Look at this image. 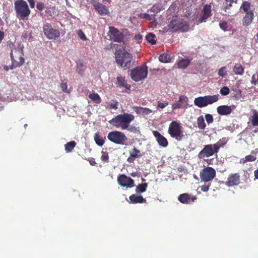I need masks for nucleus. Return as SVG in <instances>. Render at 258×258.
Here are the masks:
<instances>
[{"label": "nucleus", "instance_id": "obj_56", "mask_svg": "<svg viewBox=\"0 0 258 258\" xmlns=\"http://www.w3.org/2000/svg\"><path fill=\"white\" fill-rule=\"evenodd\" d=\"M135 39L137 40L139 43H140L141 40L143 39V36L141 34H138L135 35Z\"/></svg>", "mask_w": 258, "mask_h": 258}, {"label": "nucleus", "instance_id": "obj_16", "mask_svg": "<svg viewBox=\"0 0 258 258\" xmlns=\"http://www.w3.org/2000/svg\"><path fill=\"white\" fill-rule=\"evenodd\" d=\"M211 5L207 4L204 6L202 11V16L197 21L198 23L205 22L208 18L211 16Z\"/></svg>", "mask_w": 258, "mask_h": 258}, {"label": "nucleus", "instance_id": "obj_9", "mask_svg": "<svg viewBox=\"0 0 258 258\" xmlns=\"http://www.w3.org/2000/svg\"><path fill=\"white\" fill-rule=\"evenodd\" d=\"M109 39L116 42L124 44L125 36L122 33L114 27L110 26L108 32Z\"/></svg>", "mask_w": 258, "mask_h": 258}, {"label": "nucleus", "instance_id": "obj_55", "mask_svg": "<svg viewBox=\"0 0 258 258\" xmlns=\"http://www.w3.org/2000/svg\"><path fill=\"white\" fill-rule=\"evenodd\" d=\"M90 3L92 5L94 8H95L100 3L98 0H91Z\"/></svg>", "mask_w": 258, "mask_h": 258}, {"label": "nucleus", "instance_id": "obj_64", "mask_svg": "<svg viewBox=\"0 0 258 258\" xmlns=\"http://www.w3.org/2000/svg\"><path fill=\"white\" fill-rule=\"evenodd\" d=\"M77 66H78V67H80L83 68L84 67L83 62L81 61V62L77 63Z\"/></svg>", "mask_w": 258, "mask_h": 258}, {"label": "nucleus", "instance_id": "obj_59", "mask_svg": "<svg viewBox=\"0 0 258 258\" xmlns=\"http://www.w3.org/2000/svg\"><path fill=\"white\" fill-rule=\"evenodd\" d=\"M128 131L130 132H136L137 131V128L135 126H130L128 127V128H127Z\"/></svg>", "mask_w": 258, "mask_h": 258}, {"label": "nucleus", "instance_id": "obj_52", "mask_svg": "<svg viewBox=\"0 0 258 258\" xmlns=\"http://www.w3.org/2000/svg\"><path fill=\"white\" fill-rule=\"evenodd\" d=\"M60 88L61 89V90L63 92H68L67 89H68V85L67 83H62L60 84Z\"/></svg>", "mask_w": 258, "mask_h": 258}, {"label": "nucleus", "instance_id": "obj_20", "mask_svg": "<svg viewBox=\"0 0 258 258\" xmlns=\"http://www.w3.org/2000/svg\"><path fill=\"white\" fill-rule=\"evenodd\" d=\"M153 133L159 146L162 147H166L168 146V142L167 140L158 131H154Z\"/></svg>", "mask_w": 258, "mask_h": 258}, {"label": "nucleus", "instance_id": "obj_21", "mask_svg": "<svg viewBox=\"0 0 258 258\" xmlns=\"http://www.w3.org/2000/svg\"><path fill=\"white\" fill-rule=\"evenodd\" d=\"M254 18V14L253 12H249L246 13L245 16L242 20V24L244 26H249L252 22Z\"/></svg>", "mask_w": 258, "mask_h": 258}, {"label": "nucleus", "instance_id": "obj_6", "mask_svg": "<svg viewBox=\"0 0 258 258\" xmlns=\"http://www.w3.org/2000/svg\"><path fill=\"white\" fill-rule=\"evenodd\" d=\"M181 128L182 126L179 123L172 121L169 125L168 133L171 138L175 139L177 141H181L184 137Z\"/></svg>", "mask_w": 258, "mask_h": 258}, {"label": "nucleus", "instance_id": "obj_61", "mask_svg": "<svg viewBox=\"0 0 258 258\" xmlns=\"http://www.w3.org/2000/svg\"><path fill=\"white\" fill-rule=\"evenodd\" d=\"M37 8L39 10H42L43 8V5L41 3H38L37 4Z\"/></svg>", "mask_w": 258, "mask_h": 258}, {"label": "nucleus", "instance_id": "obj_29", "mask_svg": "<svg viewBox=\"0 0 258 258\" xmlns=\"http://www.w3.org/2000/svg\"><path fill=\"white\" fill-rule=\"evenodd\" d=\"M228 141V139L226 138H222L220 139L216 143L214 144V146L216 147L217 151L219 152V149L221 147H224Z\"/></svg>", "mask_w": 258, "mask_h": 258}, {"label": "nucleus", "instance_id": "obj_42", "mask_svg": "<svg viewBox=\"0 0 258 258\" xmlns=\"http://www.w3.org/2000/svg\"><path fill=\"white\" fill-rule=\"evenodd\" d=\"M161 10V8L160 6L158 5H154L150 10H148V12H153V14L159 13Z\"/></svg>", "mask_w": 258, "mask_h": 258}, {"label": "nucleus", "instance_id": "obj_27", "mask_svg": "<svg viewBox=\"0 0 258 258\" xmlns=\"http://www.w3.org/2000/svg\"><path fill=\"white\" fill-rule=\"evenodd\" d=\"M233 71L235 75L242 76L244 74V68L239 63H236L233 68Z\"/></svg>", "mask_w": 258, "mask_h": 258}, {"label": "nucleus", "instance_id": "obj_2", "mask_svg": "<svg viewBox=\"0 0 258 258\" xmlns=\"http://www.w3.org/2000/svg\"><path fill=\"white\" fill-rule=\"evenodd\" d=\"M134 119L135 116L132 114L124 113L115 116L108 122L117 128L120 127L121 130H125L128 128L130 124Z\"/></svg>", "mask_w": 258, "mask_h": 258}, {"label": "nucleus", "instance_id": "obj_14", "mask_svg": "<svg viewBox=\"0 0 258 258\" xmlns=\"http://www.w3.org/2000/svg\"><path fill=\"white\" fill-rule=\"evenodd\" d=\"M117 182L120 186L126 188H131L135 186L134 180L124 174H120L118 176Z\"/></svg>", "mask_w": 258, "mask_h": 258}, {"label": "nucleus", "instance_id": "obj_62", "mask_svg": "<svg viewBox=\"0 0 258 258\" xmlns=\"http://www.w3.org/2000/svg\"><path fill=\"white\" fill-rule=\"evenodd\" d=\"M254 175L255 178L258 179V168L256 170H254Z\"/></svg>", "mask_w": 258, "mask_h": 258}, {"label": "nucleus", "instance_id": "obj_35", "mask_svg": "<svg viewBox=\"0 0 258 258\" xmlns=\"http://www.w3.org/2000/svg\"><path fill=\"white\" fill-rule=\"evenodd\" d=\"M89 98L97 104H99L101 102V99L97 93L90 94Z\"/></svg>", "mask_w": 258, "mask_h": 258}, {"label": "nucleus", "instance_id": "obj_11", "mask_svg": "<svg viewBox=\"0 0 258 258\" xmlns=\"http://www.w3.org/2000/svg\"><path fill=\"white\" fill-rule=\"evenodd\" d=\"M215 170L211 167H207L201 170L200 176L202 181L209 182L213 180L216 176Z\"/></svg>", "mask_w": 258, "mask_h": 258}, {"label": "nucleus", "instance_id": "obj_7", "mask_svg": "<svg viewBox=\"0 0 258 258\" xmlns=\"http://www.w3.org/2000/svg\"><path fill=\"white\" fill-rule=\"evenodd\" d=\"M219 99V94L200 96L195 99L194 104L198 107L202 108L217 102Z\"/></svg>", "mask_w": 258, "mask_h": 258}, {"label": "nucleus", "instance_id": "obj_45", "mask_svg": "<svg viewBox=\"0 0 258 258\" xmlns=\"http://www.w3.org/2000/svg\"><path fill=\"white\" fill-rule=\"evenodd\" d=\"M218 75L221 77H225L227 75V71L226 67L221 68L218 71Z\"/></svg>", "mask_w": 258, "mask_h": 258}, {"label": "nucleus", "instance_id": "obj_49", "mask_svg": "<svg viewBox=\"0 0 258 258\" xmlns=\"http://www.w3.org/2000/svg\"><path fill=\"white\" fill-rule=\"evenodd\" d=\"M251 123L253 126H258V115H254L252 117Z\"/></svg>", "mask_w": 258, "mask_h": 258}, {"label": "nucleus", "instance_id": "obj_28", "mask_svg": "<svg viewBox=\"0 0 258 258\" xmlns=\"http://www.w3.org/2000/svg\"><path fill=\"white\" fill-rule=\"evenodd\" d=\"M173 58V55L171 53H164L161 54L159 57V59L162 62L167 63L171 61Z\"/></svg>", "mask_w": 258, "mask_h": 258}, {"label": "nucleus", "instance_id": "obj_12", "mask_svg": "<svg viewBox=\"0 0 258 258\" xmlns=\"http://www.w3.org/2000/svg\"><path fill=\"white\" fill-rule=\"evenodd\" d=\"M218 153L214 144L206 145L204 148L199 152L198 157L200 159H204L205 157L212 156L215 154Z\"/></svg>", "mask_w": 258, "mask_h": 258}, {"label": "nucleus", "instance_id": "obj_44", "mask_svg": "<svg viewBox=\"0 0 258 258\" xmlns=\"http://www.w3.org/2000/svg\"><path fill=\"white\" fill-rule=\"evenodd\" d=\"M229 92L230 90L229 88L226 86L222 87L220 91V94L223 96H225L229 94Z\"/></svg>", "mask_w": 258, "mask_h": 258}, {"label": "nucleus", "instance_id": "obj_48", "mask_svg": "<svg viewBox=\"0 0 258 258\" xmlns=\"http://www.w3.org/2000/svg\"><path fill=\"white\" fill-rule=\"evenodd\" d=\"M78 36L83 40H86L87 38L84 34V33L81 30H79L77 31Z\"/></svg>", "mask_w": 258, "mask_h": 258}, {"label": "nucleus", "instance_id": "obj_46", "mask_svg": "<svg viewBox=\"0 0 258 258\" xmlns=\"http://www.w3.org/2000/svg\"><path fill=\"white\" fill-rule=\"evenodd\" d=\"M205 119L208 124L212 123L214 120L213 116L210 114H206Z\"/></svg>", "mask_w": 258, "mask_h": 258}, {"label": "nucleus", "instance_id": "obj_40", "mask_svg": "<svg viewBox=\"0 0 258 258\" xmlns=\"http://www.w3.org/2000/svg\"><path fill=\"white\" fill-rule=\"evenodd\" d=\"M130 155H131L132 157H135V158L140 157L142 156L140 151L136 148H134L132 151L130 152Z\"/></svg>", "mask_w": 258, "mask_h": 258}, {"label": "nucleus", "instance_id": "obj_43", "mask_svg": "<svg viewBox=\"0 0 258 258\" xmlns=\"http://www.w3.org/2000/svg\"><path fill=\"white\" fill-rule=\"evenodd\" d=\"M227 3L226 5L224 6V10L227 12V10L229 9L232 6V3H236L237 0H225Z\"/></svg>", "mask_w": 258, "mask_h": 258}, {"label": "nucleus", "instance_id": "obj_8", "mask_svg": "<svg viewBox=\"0 0 258 258\" xmlns=\"http://www.w3.org/2000/svg\"><path fill=\"white\" fill-rule=\"evenodd\" d=\"M147 74L148 68L147 66H138L131 71V77L135 82H138L146 78Z\"/></svg>", "mask_w": 258, "mask_h": 258}, {"label": "nucleus", "instance_id": "obj_30", "mask_svg": "<svg viewBox=\"0 0 258 258\" xmlns=\"http://www.w3.org/2000/svg\"><path fill=\"white\" fill-rule=\"evenodd\" d=\"M94 141L96 144L99 146H102L104 144V140L101 136L99 132H97L95 134L94 137Z\"/></svg>", "mask_w": 258, "mask_h": 258}, {"label": "nucleus", "instance_id": "obj_31", "mask_svg": "<svg viewBox=\"0 0 258 258\" xmlns=\"http://www.w3.org/2000/svg\"><path fill=\"white\" fill-rule=\"evenodd\" d=\"M139 17L147 20L152 21L155 22L156 19L155 18V14H149L147 13L140 14Z\"/></svg>", "mask_w": 258, "mask_h": 258}, {"label": "nucleus", "instance_id": "obj_47", "mask_svg": "<svg viewBox=\"0 0 258 258\" xmlns=\"http://www.w3.org/2000/svg\"><path fill=\"white\" fill-rule=\"evenodd\" d=\"M220 27L221 29H222L224 31H226L228 28V24L226 22L223 21V22H220L219 23Z\"/></svg>", "mask_w": 258, "mask_h": 258}, {"label": "nucleus", "instance_id": "obj_4", "mask_svg": "<svg viewBox=\"0 0 258 258\" xmlns=\"http://www.w3.org/2000/svg\"><path fill=\"white\" fill-rule=\"evenodd\" d=\"M12 48L10 52V57L12 63V68L15 67L19 68L22 66L25 63V58L24 57V52L23 49L16 48L14 43H12Z\"/></svg>", "mask_w": 258, "mask_h": 258}, {"label": "nucleus", "instance_id": "obj_53", "mask_svg": "<svg viewBox=\"0 0 258 258\" xmlns=\"http://www.w3.org/2000/svg\"><path fill=\"white\" fill-rule=\"evenodd\" d=\"M16 68L15 66L13 67V68H12V63H11V64L10 66H7V65H4L3 66V69L6 72H8L10 70H14V69H15Z\"/></svg>", "mask_w": 258, "mask_h": 258}, {"label": "nucleus", "instance_id": "obj_50", "mask_svg": "<svg viewBox=\"0 0 258 258\" xmlns=\"http://www.w3.org/2000/svg\"><path fill=\"white\" fill-rule=\"evenodd\" d=\"M168 105V103L166 101L161 102L160 101L158 102V107L159 108L163 109Z\"/></svg>", "mask_w": 258, "mask_h": 258}, {"label": "nucleus", "instance_id": "obj_54", "mask_svg": "<svg viewBox=\"0 0 258 258\" xmlns=\"http://www.w3.org/2000/svg\"><path fill=\"white\" fill-rule=\"evenodd\" d=\"M210 185H203L201 186V188L203 191H207L209 189Z\"/></svg>", "mask_w": 258, "mask_h": 258}, {"label": "nucleus", "instance_id": "obj_19", "mask_svg": "<svg viewBox=\"0 0 258 258\" xmlns=\"http://www.w3.org/2000/svg\"><path fill=\"white\" fill-rule=\"evenodd\" d=\"M235 108L234 105L228 106L226 105H221L217 108V111L220 115H228L230 114L232 110Z\"/></svg>", "mask_w": 258, "mask_h": 258}, {"label": "nucleus", "instance_id": "obj_3", "mask_svg": "<svg viewBox=\"0 0 258 258\" xmlns=\"http://www.w3.org/2000/svg\"><path fill=\"white\" fill-rule=\"evenodd\" d=\"M16 16L20 20H27L31 13L29 6L24 0H17L14 3Z\"/></svg>", "mask_w": 258, "mask_h": 258}, {"label": "nucleus", "instance_id": "obj_34", "mask_svg": "<svg viewBox=\"0 0 258 258\" xmlns=\"http://www.w3.org/2000/svg\"><path fill=\"white\" fill-rule=\"evenodd\" d=\"M148 186V183H142L137 186L136 188V191L138 194H141L144 192L146 191Z\"/></svg>", "mask_w": 258, "mask_h": 258}, {"label": "nucleus", "instance_id": "obj_33", "mask_svg": "<svg viewBox=\"0 0 258 258\" xmlns=\"http://www.w3.org/2000/svg\"><path fill=\"white\" fill-rule=\"evenodd\" d=\"M198 127L201 130H204L206 128V124L205 122L204 118L203 115L200 116L197 118Z\"/></svg>", "mask_w": 258, "mask_h": 258}, {"label": "nucleus", "instance_id": "obj_32", "mask_svg": "<svg viewBox=\"0 0 258 258\" xmlns=\"http://www.w3.org/2000/svg\"><path fill=\"white\" fill-rule=\"evenodd\" d=\"M77 144L74 141H71L70 142L67 143L64 147H65V150L66 152L69 153L73 151L74 148L76 146Z\"/></svg>", "mask_w": 258, "mask_h": 258}, {"label": "nucleus", "instance_id": "obj_37", "mask_svg": "<svg viewBox=\"0 0 258 258\" xmlns=\"http://www.w3.org/2000/svg\"><path fill=\"white\" fill-rule=\"evenodd\" d=\"M256 158L255 156L252 155H248L247 156H246L244 158L241 159L240 163L242 164H245L247 162L254 161L256 160Z\"/></svg>", "mask_w": 258, "mask_h": 258}, {"label": "nucleus", "instance_id": "obj_36", "mask_svg": "<svg viewBox=\"0 0 258 258\" xmlns=\"http://www.w3.org/2000/svg\"><path fill=\"white\" fill-rule=\"evenodd\" d=\"M250 3L247 1H244L242 3L240 9L243 10V11L245 13L249 12H253L252 11L250 10Z\"/></svg>", "mask_w": 258, "mask_h": 258}, {"label": "nucleus", "instance_id": "obj_51", "mask_svg": "<svg viewBox=\"0 0 258 258\" xmlns=\"http://www.w3.org/2000/svg\"><path fill=\"white\" fill-rule=\"evenodd\" d=\"M258 81V74L253 75L251 78V83L252 84L256 85Z\"/></svg>", "mask_w": 258, "mask_h": 258}, {"label": "nucleus", "instance_id": "obj_41", "mask_svg": "<svg viewBox=\"0 0 258 258\" xmlns=\"http://www.w3.org/2000/svg\"><path fill=\"white\" fill-rule=\"evenodd\" d=\"M101 159L102 161L104 162H109V156L108 153L106 151H104L103 149L101 151Z\"/></svg>", "mask_w": 258, "mask_h": 258}, {"label": "nucleus", "instance_id": "obj_39", "mask_svg": "<svg viewBox=\"0 0 258 258\" xmlns=\"http://www.w3.org/2000/svg\"><path fill=\"white\" fill-rule=\"evenodd\" d=\"M118 102L115 100H112L110 101L109 103H108V105L107 106V108L110 109H114L116 110L118 109Z\"/></svg>", "mask_w": 258, "mask_h": 258}, {"label": "nucleus", "instance_id": "obj_38", "mask_svg": "<svg viewBox=\"0 0 258 258\" xmlns=\"http://www.w3.org/2000/svg\"><path fill=\"white\" fill-rule=\"evenodd\" d=\"M155 37L156 36L155 34L150 33L146 35V39L148 42L153 45L156 43V41L155 39Z\"/></svg>", "mask_w": 258, "mask_h": 258}, {"label": "nucleus", "instance_id": "obj_24", "mask_svg": "<svg viewBox=\"0 0 258 258\" xmlns=\"http://www.w3.org/2000/svg\"><path fill=\"white\" fill-rule=\"evenodd\" d=\"M133 109L138 114L148 115L152 112L149 108L140 106H134Z\"/></svg>", "mask_w": 258, "mask_h": 258}, {"label": "nucleus", "instance_id": "obj_23", "mask_svg": "<svg viewBox=\"0 0 258 258\" xmlns=\"http://www.w3.org/2000/svg\"><path fill=\"white\" fill-rule=\"evenodd\" d=\"M129 199L131 201V203L132 204L145 203L147 201L143 197V196H139L136 194H133L130 196Z\"/></svg>", "mask_w": 258, "mask_h": 258}, {"label": "nucleus", "instance_id": "obj_63", "mask_svg": "<svg viewBox=\"0 0 258 258\" xmlns=\"http://www.w3.org/2000/svg\"><path fill=\"white\" fill-rule=\"evenodd\" d=\"M89 162L90 163V164L92 165H94L96 164L94 158H91V159L90 160H89Z\"/></svg>", "mask_w": 258, "mask_h": 258}, {"label": "nucleus", "instance_id": "obj_18", "mask_svg": "<svg viewBox=\"0 0 258 258\" xmlns=\"http://www.w3.org/2000/svg\"><path fill=\"white\" fill-rule=\"evenodd\" d=\"M197 200V197L187 193L180 194L178 197V200L183 204H190Z\"/></svg>", "mask_w": 258, "mask_h": 258}, {"label": "nucleus", "instance_id": "obj_17", "mask_svg": "<svg viewBox=\"0 0 258 258\" xmlns=\"http://www.w3.org/2000/svg\"><path fill=\"white\" fill-rule=\"evenodd\" d=\"M188 101V99L186 96L181 95L179 96L178 100L172 104V108L173 110H175L178 108H187Z\"/></svg>", "mask_w": 258, "mask_h": 258}, {"label": "nucleus", "instance_id": "obj_22", "mask_svg": "<svg viewBox=\"0 0 258 258\" xmlns=\"http://www.w3.org/2000/svg\"><path fill=\"white\" fill-rule=\"evenodd\" d=\"M95 10L101 16L108 15L109 13V9L105 5L99 3L95 8Z\"/></svg>", "mask_w": 258, "mask_h": 258}, {"label": "nucleus", "instance_id": "obj_60", "mask_svg": "<svg viewBox=\"0 0 258 258\" xmlns=\"http://www.w3.org/2000/svg\"><path fill=\"white\" fill-rule=\"evenodd\" d=\"M5 33L3 31H0V43L4 38Z\"/></svg>", "mask_w": 258, "mask_h": 258}, {"label": "nucleus", "instance_id": "obj_15", "mask_svg": "<svg viewBox=\"0 0 258 258\" xmlns=\"http://www.w3.org/2000/svg\"><path fill=\"white\" fill-rule=\"evenodd\" d=\"M240 183V176L239 173H231L229 175L227 180L225 182L226 185L228 186H237Z\"/></svg>", "mask_w": 258, "mask_h": 258}, {"label": "nucleus", "instance_id": "obj_58", "mask_svg": "<svg viewBox=\"0 0 258 258\" xmlns=\"http://www.w3.org/2000/svg\"><path fill=\"white\" fill-rule=\"evenodd\" d=\"M135 159L136 158L135 157H132V156L130 155L127 159V161L129 163H133Z\"/></svg>", "mask_w": 258, "mask_h": 258}, {"label": "nucleus", "instance_id": "obj_25", "mask_svg": "<svg viewBox=\"0 0 258 258\" xmlns=\"http://www.w3.org/2000/svg\"><path fill=\"white\" fill-rule=\"evenodd\" d=\"M191 59L187 58H183L176 62V65L179 69H185L190 64Z\"/></svg>", "mask_w": 258, "mask_h": 258}, {"label": "nucleus", "instance_id": "obj_10", "mask_svg": "<svg viewBox=\"0 0 258 258\" xmlns=\"http://www.w3.org/2000/svg\"><path fill=\"white\" fill-rule=\"evenodd\" d=\"M108 139L112 143L118 145H124L127 138L125 134L119 131H112L108 134Z\"/></svg>", "mask_w": 258, "mask_h": 258}, {"label": "nucleus", "instance_id": "obj_13", "mask_svg": "<svg viewBox=\"0 0 258 258\" xmlns=\"http://www.w3.org/2000/svg\"><path fill=\"white\" fill-rule=\"evenodd\" d=\"M43 31L44 35L49 39H55L60 35L59 31L53 29L49 23L43 25Z\"/></svg>", "mask_w": 258, "mask_h": 258}, {"label": "nucleus", "instance_id": "obj_26", "mask_svg": "<svg viewBox=\"0 0 258 258\" xmlns=\"http://www.w3.org/2000/svg\"><path fill=\"white\" fill-rule=\"evenodd\" d=\"M117 84L119 86L124 87L127 90H130L131 85L127 83V81L125 80V78L121 76H118L116 78Z\"/></svg>", "mask_w": 258, "mask_h": 258}, {"label": "nucleus", "instance_id": "obj_1", "mask_svg": "<svg viewBox=\"0 0 258 258\" xmlns=\"http://www.w3.org/2000/svg\"><path fill=\"white\" fill-rule=\"evenodd\" d=\"M114 55L115 62L119 67L126 70L132 66L133 55L125 50V47L116 50Z\"/></svg>", "mask_w": 258, "mask_h": 258}, {"label": "nucleus", "instance_id": "obj_57", "mask_svg": "<svg viewBox=\"0 0 258 258\" xmlns=\"http://www.w3.org/2000/svg\"><path fill=\"white\" fill-rule=\"evenodd\" d=\"M30 4V6L31 8H34L35 7V2L34 0H27Z\"/></svg>", "mask_w": 258, "mask_h": 258}, {"label": "nucleus", "instance_id": "obj_5", "mask_svg": "<svg viewBox=\"0 0 258 258\" xmlns=\"http://www.w3.org/2000/svg\"><path fill=\"white\" fill-rule=\"evenodd\" d=\"M167 31L175 32L177 31L186 32L189 29L188 23L175 16L172 18L166 27Z\"/></svg>", "mask_w": 258, "mask_h": 258}]
</instances>
